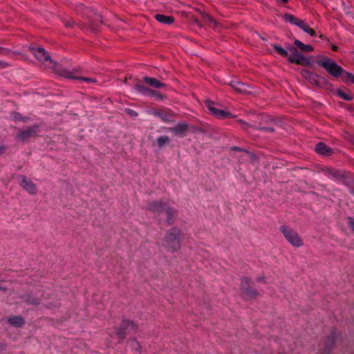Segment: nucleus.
Returning a JSON list of instances; mask_svg holds the SVG:
<instances>
[{
    "label": "nucleus",
    "mask_w": 354,
    "mask_h": 354,
    "mask_svg": "<svg viewBox=\"0 0 354 354\" xmlns=\"http://www.w3.org/2000/svg\"><path fill=\"white\" fill-rule=\"evenodd\" d=\"M181 230L176 227L168 230L165 235L163 246L167 251L175 252L181 248Z\"/></svg>",
    "instance_id": "nucleus-1"
},
{
    "label": "nucleus",
    "mask_w": 354,
    "mask_h": 354,
    "mask_svg": "<svg viewBox=\"0 0 354 354\" xmlns=\"http://www.w3.org/2000/svg\"><path fill=\"white\" fill-rule=\"evenodd\" d=\"M28 48L37 61L44 64L45 66L53 69L55 68L57 64L51 59L50 55L44 48L39 46L34 47L32 46H29Z\"/></svg>",
    "instance_id": "nucleus-2"
},
{
    "label": "nucleus",
    "mask_w": 354,
    "mask_h": 354,
    "mask_svg": "<svg viewBox=\"0 0 354 354\" xmlns=\"http://www.w3.org/2000/svg\"><path fill=\"white\" fill-rule=\"evenodd\" d=\"M317 64L323 67L330 75L334 77H341L344 69L339 66L335 61L327 57H324L317 60Z\"/></svg>",
    "instance_id": "nucleus-3"
},
{
    "label": "nucleus",
    "mask_w": 354,
    "mask_h": 354,
    "mask_svg": "<svg viewBox=\"0 0 354 354\" xmlns=\"http://www.w3.org/2000/svg\"><path fill=\"white\" fill-rule=\"evenodd\" d=\"M279 230L286 241L292 246L299 248L304 245V241L299 234L288 226L283 225Z\"/></svg>",
    "instance_id": "nucleus-4"
},
{
    "label": "nucleus",
    "mask_w": 354,
    "mask_h": 354,
    "mask_svg": "<svg viewBox=\"0 0 354 354\" xmlns=\"http://www.w3.org/2000/svg\"><path fill=\"white\" fill-rule=\"evenodd\" d=\"M55 71L59 75H60L62 77H64L66 78L73 79V80H80L84 81V82H86L87 84H95L97 82V80L95 78L84 77H81V76L77 75H76V73L77 72V69H75L72 72V71H70L65 68H59V69H56Z\"/></svg>",
    "instance_id": "nucleus-5"
},
{
    "label": "nucleus",
    "mask_w": 354,
    "mask_h": 354,
    "mask_svg": "<svg viewBox=\"0 0 354 354\" xmlns=\"http://www.w3.org/2000/svg\"><path fill=\"white\" fill-rule=\"evenodd\" d=\"M250 279L247 277H242L241 280V290L242 293L248 299H254L259 296V292L250 287Z\"/></svg>",
    "instance_id": "nucleus-6"
},
{
    "label": "nucleus",
    "mask_w": 354,
    "mask_h": 354,
    "mask_svg": "<svg viewBox=\"0 0 354 354\" xmlns=\"http://www.w3.org/2000/svg\"><path fill=\"white\" fill-rule=\"evenodd\" d=\"M38 132L39 127L37 125L28 127L18 132L17 135V139L23 142H25L28 141L31 138L37 136Z\"/></svg>",
    "instance_id": "nucleus-7"
},
{
    "label": "nucleus",
    "mask_w": 354,
    "mask_h": 354,
    "mask_svg": "<svg viewBox=\"0 0 354 354\" xmlns=\"http://www.w3.org/2000/svg\"><path fill=\"white\" fill-rule=\"evenodd\" d=\"M131 328L134 332L138 330V326L131 320L124 319L122 322V325L119 328H116V334L118 337L121 339L125 338L126 330Z\"/></svg>",
    "instance_id": "nucleus-8"
},
{
    "label": "nucleus",
    "mask_w": 354,
    "mask_h": 354,
    "mask_svg": "<svg viewBox=\"0 0 354 354\" xmlns=\"http://www.w3.org/2000/svg\"><path fill=\"white\" fill-rule=\"evenodd\" d=\"M153 114L158 117L162 121L164 122H174V115L169 110L166 109H159L154 110L153 111Z\"/></svg>",
    "instance_id": "nucleus-9"
},
{
    "label": "nucleus",
    "mask_w": 354,
    "mask_h": 354,
    "mask_svg": "<svg viewBox=\"0 0 354 354\" xmlns=\"http://www.w3.org/2000/svg\"><path fill=\"white\" fill-rule=\"evenodd\" d=\"M206 106L207 107L208 110L212 113V115H214L219 118H221V119L227 118H229L231 115L230 113L228 111L216 109L214 106L213 103H212L209 101L207 102Z\"/></svg>",
    "instance_id": "nucleus-10"
},
{
    "label": "nucleus",
    "mask_w": 354,
    "mask_h": 354,
    "mask_svg": "<svg viewBox=\"0 0 354 354\" xmlns=\"http://www.w3.org/2000/svg\"><path fill=\"white\" fill-rule=\"evenodd\" d=\"M20 185L30 194H36L37 192V186L25 176H21Z\"/></svg>",
    "instance_id": "nucleus-11"
},
{
    "label": "nucleus",
    "mask_w": 354,
    "mask_h": 354,
    "mask_svg": "<svg viewBox=\"0 0 354 354\" xmlns=\"http://www.w3.org/2000/svg\"><path fill=\"white\" fill-rule=\"evenodd\" d=\"M167 131H170L176 136L183 137L185 136L188 130V124L184 122H179L176 127L166 128Z\"/></svg>",
    "instance_id": "nucleus-12"
},
{
    "label": "nucleus",
    "mask_w": 354,
    "mask_h": 354,
    "mask_svg": "<svg viewBox=\"0 0 354 354\" xmlns=\"http://www.w3.org/2000/svg\"><path fill=\"white\" fill-rule=\"evenodd\" d=\"M76 10L78 13H80L83 17L91 19L92 17L100 18V17L96 13H94L90 8L85 7L82 3H80L76 7Z\"/></svg>",
    "instance_id": "nucleus-13"
},
{
    "label": "nucleus",
    "mask_w": 354,
    "mask_h": 354,
    "mask_svg": "<svg viewBox=\"0 0 354 354\" xmlns=\"http://www.w3.org/2000/svg\"><path fill=\"white\" fill-rule=\"evenodd\" d=\"M167 204V203H163L162 201H151L148 203L147 209L154 213L159 214L164 211L165 207H166Z\"/></svg>",
    "instance_id": "nucleus-14"
},
{
    "label": "nucleus",
    "mask_w": 354,
    "mask_h": 354,
    "mask_svg": "<svg viewBox=\"0 0 354 354\" xmlns=\"http://www.w3.org/2000/svg\"><path fill=\"white\" fill-rule=\"evenodd\" d=\"M335 342V335L334 333L329 335L326 339L323 348V352L321 354H330Z\"/></svg>",
    "instance_id": "nucleus-15"
},
{
    "label": "nucleus",
    "mask_w": 354,
    "mask_h": 354,
    "mask_svg": "<svg viewBox=\"0 0 354 354\" xmlns=\"http://www.w3.org/2000/svg\"><path fill=\"white\" fill-rule=\"evenodd\" d=\"M288 61L291 63H295L297 64L303 66H308L310 64L308 59L303 55L301 53H299L296 57H294L293 56H289Z\"/></svg>",
    "instance_id": "nucleus-16"
},
{
    "label": "nucleus",
    "mask_w": 354,
    "mask_h": 354,
    "mask_svg": "<svg viewBox=\"0 0 354 354\" xmlns=\"http://www.w3.org/2000/svg\"><path fill=\"white\" fill-rule=\"evenodd\" d=\"M164 212H165L167 214L166 222L169 225H172L174 223V219L177 214V211L167 204V205L165 207Z\"/></svg>",
    "instance_id": "nucleus-17"
},
{
    "label": "nucleus",
    "mask_w": 354,
    "mask_h": 354,
    "mask_svg": "<svg viewBox=\"0 0 354 354\" xmlns=\"http://www.w3.org/2000/svg\"><path fill=\"white\" fill-rule=\"evenodd\" d=\"M315 150L317 153L324 156H330L333 153L332 149L324 142L317 143L315 145Z\"/></svg>",
    "instance_id": "nucleus-18"
},
{
    "label": "nucleus",
    "mask_w": 354,
    "mask_h": 354,
    "mask_svg": "<svg viewBox=\"0 0 354 354\" xmlns=\"http://www.w3.org/2000/svg\"><path fill=\"white\" fill-rule=\"evenodd\" d=\"M201 17L203 21L210 28H217L218 27V23L212 17H211L208 14L201 12Z\"/></svg>",
    "instance_id": "nucleus-19"
},
{
    "label": "nucleus",
    "mask_w": 354,
    "mask_h": 354,
    "mask_svg": "<svg viewBox=\"0 0 354 354\" xmlns=\"http://www.w3.org/2000/svg\"><path fill=\"white\" fill-rule=\"evenodd\" d=\"M8 322L10 324L15 327H21L25 321L21 316H12L8 319Z\"/></svg>",
    "instance_id": "nucleus-20"
},
{
    "label": "nucleus",
    "mask_w": 354,
    "mask_h": 354,
    "mask_svg": "<svg viewBox=\"0 0 354 354\" xmlns=\"http://www.w3.org/2000/svg\"><path fill=\"white\" fill-rule=\"evenodd\" d=\"M154 17L158 21L165 24H171L174 21V18L173 17L162 14H156Z\"/></svg>",
    "instance_id": "nucleus-21"
},
{
    "label": "nucleus",
    "mask_w": 354,
    "mask_h": 354,
    "mask_svg": "<svg viewBox=\"0 0 354 354\" xmlns=\"http://www.w3.org/2000/svg\"><path fill=\"white\" fill-rule=\"evenodd\" d=\"M143 80L145 82L147 83L148 85L156 88H159L160 87L165 86L164 84L161 83L159 80L155 78L145 77Z\"/></svg>",
    "instance_id": "nucleus-22"
},
{
    "label": "nucleus",
    "mask_w": 354,
    "mask_h": 354,
    "mask_svg": "<svg viewBox=\"0 0 354 354\" xmlns=\"http://www.w3.org/2000/svg\"><path fill=\"white\" fill-rule=\"evenodd\" d=\"M135 88L140 93L148 95H154L158 93L157 91H153L150 88H146L145 86L141 85V84H136L135 86Z\"/></svg>",
    "instance_id": "nucleus-23"
},
{
    "label": "nucleus",
    "mask_w": 354,
    "mask_h": 354,
    "mask_svg": "<svg viewBox=\"0 0 354 354\" xmlns=\"http://www.w3.org/2000/svg\"><path fill=\"white\" fill-rule=\"evenodd\" d=\"M297 26L301 28L304 32L308 33L310 36H315L316 35L315 30L310 28L309 26L303 20L300 19V21L297 23Z\"/></svg>",
    "instance_id": "nucleus-24"
},
{
    "label": "nucleus",
    "mask_w": 354,
    "mask_h": 354,
    "mask_svg": "<svg viewBox=\"0 0 354 354\" xmlns=\"http://www.w3.org/2000/svg\"><path fill=\"white\" fill-rule=\"evenodd\" d=\"M295 46L301 49L303 52L308 53L311 52L313 50V48L312 46L308 44H304L299 39H295L294 41Z\"/></svg>",
    "instance_id": "nucleus-25"
},
{
    "label": "nucleus",
    "mask_w": 354,
    "mask_h": 354,
    "mask_svg": "<svg viewBox=\"0 0 354 354\" xmlns=\"http://www.w3.org/2000/svg\"><path fill=\"white\" fill-rule=\"evenodd\" d=\"M230 85L238 93H243L246 91V86L240 82H232Z\"/></svg>",
    "instance_id": "nucleus-26"
},
{
    "label": "nucleus",
    "mask_w": 354,
    "mask_h": 354,
    "mask_svg": "<svg viewBox=\"0 0 354 354\" xmlns=\"http://www.w3.org/2000/svg\"><path fill=\"white\" fill-rule=\"evenodd\" d=\"M326 173L329 176L339 179L343 177L342 172L339 170H337L334 168H327Z\"/></svg>",
    "instance_id": "nucleus-27"
},
{
    "label": "nucleus",
    "mask_w": 354,
    "mask_h": 354,
    "mask_svg": "<svg viewBox=\"0 0 354 354\" xmlns=\"http://www.w3.org/2000/svg\"><path fill=\"white\" fill-rule=\"evenodd\" d=\"M170 139L168 136H164L158 137L156 140V144L158 148L161 149L166 144L169 143Z\"/></svg>",
    "instance_id": "nucleus-28"
},
{
    "label": "nucleus",
    "mask_w": 354,
    "mask_h": 354,
    "mask_svg": "<svg viewBox=\"0 0 354 354\" xmlns=\"http://www.w3.org/2000/svg\"><path fill=\"white\" fill-rule=\"evenodd\" d=\"M274 49L275 50V51L279 54L280 55L281 57H288V51L284 49L283 48H282L281 46L279 45H276V44H274L272 45Z\"/></svg>",
    "instance_id": "nucleus-29"
},
{
    "label": "nucleus",
    "mask_w": 354,
    "mask_h": 354,
    "mask_svg": "<svg viewBox=\"0 0 354 354\" xmlns=\"http://www.w3.org/2000/svg\"><path fill=\"white\" fill-rule=\"evenodd\" d=\"M341 77H342V81H344V82H351L354 84V75L353 74L346 72L344 70V72Z\"/></svg>",
    "instance_id": "nucleus-30"
},
{
    "label": "nucleus",
    "mask_w": 354,
    "mask_h": 354,
    "mask_svg": "<svg viewBox=\"0 0 354 354\" xmlns=\"http://www.w3.org/2000/svg\"><path fill=\"white\" fill-rule=\"evenodd\" d=\"M337 94L339 97L344 100L351 101L353 99L352 94L350 93H345L341 90H337Z\"/></svg>",
    "instance_id": "nucleus-31"
},
{
    "label": "nucleus",
    "mask_w": 354,
    "mask_h": 354,
    "mask_svg": "<svg viewBox=\"0 0 354 354\" xmlns=\"http://www.w3.org/2000/svg\"><path fill=\"white\" fill-rule=\"evenodd\" d=\"M283 19L286 21L290 22L291 24H294L295 25H297V23H298L300 21L299 19L295 17L293 15H292L290 14H285L283 15Z\"/></svg>",
    "instance_id": "nucleus-32"
},
{
    "label": "nucleus",
    "mask_w": 354,
    "mask_h": 354,
    "mask_svg": "<svg viewBox=\"0 0 354 354\" xmlns=\"http://www.w3.org/2000/svg\"><path fill=\"white\" fill-rule=\"evenodd\" d=\"M255 129L261 130L265 133H273L274 131V129L273 127H253Z\"/></svg>",
    "instance_id": "nucleus-33"
},
{
    "label": "nucleus",
    "mask_w": 354,
    "mask_h": 354,
    "mask_svg": "<svg viewBox=\"0 0 354 354\" xmlns=\"http://www.w3.org/2000/svg\"><path fill=\"white\" fill-rule=\"evenodd\" d=\"M287 48L290 53V55L289 56H293V57H296L299 53L298 50L295 47L288 46L287 47Z\"/></svg>",
    "instance_id": "nucleus-34"
},
{
    "label": "nucleus",
    "mask_w": 354,
    "mask_h": 354,
    "mask_svg": "<svg viewBox=\"0 0 354 354\" xmlns=\"http://www.w3.org/2000/svg\"><path fill=\"white\" fill-rule=\"evenodd\" d=\"M302 76L308 80L309 81V79L313 77V78H315V75L312 74L311 73H310L309 71H302Z\"/></svg>",
    "instance_id": "nucleus-35"
},
{
    "label": "nucleus",
    "mask_w": 354,
    "mask_h": 354,
    "mask_svg": "<svg viewBox=\"0 0 354 354\" xmlns=\"http://www.w3.org/2000/svg\"><path fill=\"white\" fill-rule=\"evenodd\" d=\"M26 302L28 304H32V305H38L40 302L39 299H37V298H32V299H28L26 300Z\"/></svg>",
    "instance_id": "nucleus-36"
},
{
    "label": "nucleus",
    "mask_w": 354,
    "mask_h": 354,
    "mask_svg": "<svg viewBox=\"0 0 354 354\" xmlns=\"http://www.w3.org/2000/svg\"><path fill=\"white\" fill-rule=\"evenodd\" d=\"M238 122L241 124V125L243 129L247 130L249 127L254 128L253 127L254 126H250L249 124H248L242 120H239Z\"/></svg>",
    "instance_id": "nucleus-37"
},
{
    "label": "nucleus",
    "mask_w": 354,
    "mask_h": 354,
    "mask_svg": "<svg viewBox=\"0 0 354 354\" xmlns=\"http://www.w3.org/2000/svg\"><path fill=\"white\" fill-rule=\"evenodd\" d=\"M348 223L349 227L354 231V218L352 217H348Z\"/></svg>",
    "instance_id": "nucleus-38"
},
{
    "label": "nucleus",
    "mask_w": 354,
    "mask_h": 354,
    "mask_svg": "<svg viewBox=\"0 0 354 354\" xmlns=\"http://www.w3.org/2000/svg\"><path fill=\"white\" fill-rule=\"evenodd\" d=\"M318 79H319V77H317L315 75V78H313V77L310 78L309 82L313 84H318Z\"/></svg>",
    "instance_id": "nucleus-39"
},
{
    "label": "nucleus",
    "mask_w": 354,
    "mask_h": 354,
    "mask_svg": "<svg viewBox=\"0 0 354 354\" xmlns=\"http://www.w3.org/2000/svg\"><path fill=\"white\" fill-rule=\"evenodd\" d=\"M14 118L15 120H24V118H22L21 115L19 113H15Z\"/></svg>",
    "instance_id": "nucleus-40"
},
{
    "label": "nucleus",
    "mask_w": 354,
    "mask_h": 354,
    "mask_svg": "<svg viewBox=\"0 0 354 354\" xmlns=\"http://www.w3.org/2000/svg\"><path fill=\"white\" fill-rule=\"evenodd\" d=\"M10 66V64L7 62L0 61V68H4Z\"/></svg>",
    "instance_id": "nucleus-41"
},
{
    "label": "nucleus",
    "mask_w": 354,
    "mask_h": 354,
    "mask_svg": "<svg viewBox=\"0 0 354 354\" xmlns=\"http://www.w3.org/2000/svg\"><path fill=\"white\" fill-rule=\"evenodd\" d=\"M6 147L5 146L0 147V155L3 154L6 151Z\"/></svg>",
    "instance_id": "nucleus-42"
},
{
    "label": "nucleus",
    "mask_w": 354,
    "mask_h": 354,
    "mask_svg": "<svg viewBox=\"0 0 354 354\" xmlns=\"http://www.w3.org/2000/svg\"><path fill=\"white\" fill-rule=\"evenodd\" d=\"M128 113H129L131 115H132V116H137V115H138V113H136V112H135L134 111H133V110H130V109H129V111H128Z\"/></svg>",
    "instance_id": "nucleus-43"
},
{
    "label": "nucleus",
    "mask_w": 354,
    "mask_h": 354,
    "mask_svg": "<svg viewBox=\"0 0 354 354\" xmlns=\"http://www.w3.org/2000/svg\"><path fill=\"white\" fill-rule=\"evenodd\" d=\"M257 281L258 282H265V277H258L257 279Z\"/></svg>",
    "instance_id": "nucleus-44"
},
{
    "label": "nucleus",
    "mask_w": 354,
    "mask_h": 354,
    "mask_svg": "<svg viewBox=\"0 0 354 354\" xmlns=\"http://www.w3.org/2000/svg\"><path fill=\"white\" fill-rule=\"evenodd\" d=\"M194 21L198 26H202L201 22L198 19H195Z\"/></svg>",
    "instance_id": "nucleus-45"
},
{
    "label": "nucleus",
    "mask_w": 354,
    "mask_h": 354,
    "mask_svg": "<svg viewBox=\"0 0 354 354\" xmlns=\"http://www.w3.org/2000/svg\"><path fill=\"white\" fill-rule=\"evenodd\" d=\"M337 48H337V46H333V47H332V49H333V50H334V51H337Z\"/></svg>",
    "instance_id": "nucleus-46"
},
{
    "label": "nucleus",
    "mask_w": 354,
    "mask_h": 354,
    "mask_svg": "<svg viewBox=\"0 0 354 354\" xmlns=\"http://www.w3.org/2000/svg\"><path fill=\"white\" fill-rule=\"evenodd\" d=\"M277 1L281 3H287L288 1V0H277Z\"/></svg>",
    "instance_id": "nucleus-47"
},
{
    "label": "nucleus",
    "mask_w": 354,
    "mask_h": 354,
    "mask_svg": "<svg viewBox=\"0 0 354 354\" xmlns=\"http://www.w3.org/2000/svg\"><path fill=\"white\" fill-rule=\"evenodd\" d=\"M233 150H235V151H240L241 149H240L239 147H233Z\"/></svg>",
    "instance_id": "nucleus-48"
},
{
    "label": "nucleus",
    "mask_w": 354,
    "mask_h": 354,
    "mask_svg": "<svg viewBox=\"0 0 354 354\" xmlns=\"http://www.w3.org/2000/svg\"><path fill=\"white\" fill-rule=\"evenodd\" d=\"M0 290H3V291L6 292L7 290V288H6L0 287Z\"/></svg>",
    "instance_id": "nucleus-49"
},
{
    "label": "nucleus",
    "mask_w": 354,
    "mask_h": 354,
    "mask_svg": "<svg viewBox=\"0 0 354 354\" xmlns=\"http://www.w3.org/2000/svg\"><path fill=\"white\" fill-rule=\"evenodd\" d=\"M65 26H66V27H71V26H71V24H68V23H67V24H65Z\"/></svg>",
    "instance_id": "nucleus-50"
},
{
    "label": "nucleus",
    "mask_w": 354,
    "mask_h": 354,
    "mask_svg": "<svg viewBox=\"0 0 354 354\" xmlns=\"http://www.w3.org/2000/svg\"><path fill=\"white\" fill-rule=\"evenodd\" d=\"M0 51L3 53V54H6V53L4 52V50L0 48Z\"/></svg>",
    "instance_id": "nucleus-51"
}]
</instances>
